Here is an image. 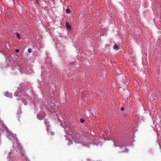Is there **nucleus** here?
Returning a JSON list of instances; mask_svg holds the SVG:
<instances>
[{
    "label": "nucleus",
    "instance_id": "nucleus-1",
    "mask_svg": "<svg viewBox=\"0 0 161 161\" xmlns=\"http://www.w3.org/2000/svg\"><path fill=\"white\" fill-rule=\"evenodd\" d=\"M125 150L124 147L120 146L119 147V152L120 153H122L124 152Z\"/></svg>",
    "mask_w": 161,
    "mask_h": 161
},
{
    "label": "nucleus",
    "instance_id": "nucleus-2",
    "mask_svg": "<svg viewBox=\"0 0 161 161\" xmlns=\"http://www.w3.org/2000/svg\"><path fill=\"white\" fill-rule=\"evenodd\" d=\"M66 28L67 29L71 30V26L69 24V23L67 22L65 24Z\"/></svg>",
    "mask_w": 161,
    "mask_h": 161
},
{
    "label": "nucleus",
    "instance_id": "nucleus-3",
    "mask_svg": "<svg viewBox=\"0 0 161 161\" xmlns=\"http://www.w3.org/2000/svg\"><path fill=\"white\" fill-rule=\"evenodd\" d=\"M114 49L116 50L121 49L119 47L117 44H115L114 46Z\"/></svg>",
    "mask_w": 161,
    "mask_h": 161
},
{
    "label": "nucleus",
    "instance_id": "nucleus-4",
    "mask_svg": "<svg viewBox=\"0 0 161 161\" xmlns=\"http://www.w3.org/2000/svg\"><path fill=\"white\" fill-rule=\"evenodd\" d=\"M65 12L67 14H69L70 13V10L69 8H67L65 10Z\"/></svg>",
    "mask_w": 161,
    "mask_h": 161
},
{
    "label": "nucleus",
    "instance_id": "nucleus-5",
    "mask_svg": "<svg viewBox=\"0 0 161 161\" xmlns=\"http://www.w3.org/2000/svg\"><path fill=\"white\" fill-rule=\"evenodd\" d=\"M80 121L81 123H83L84 122V120L83 119L81 118L80 119Z\"/></svg>",
    "mask_w": 161,
    "mask_h": 161
},
{
    "label": "nucleus",
    "instance_id": "nucleus-6",
    "mask_svg": "<svg viewBox=\"0 0 161 161\" xmlns=\"http://www.w3.org/2000/svg\"><path fill=\"white\" fill-rule=\"evenodd\" d=\"M17 37H18L19 38V39H20V36L19 34L18 33H17Z\"/></svg>",
    "mask_w": 161,
    "mask_h": 161
},
{
    "label": "nucleus",
    "instance_id": "nucleus-7",
    "mask_svg": "<svg viewBox=\"0 0 161 161\" xmlns=\"http://www.w3.org/2000/svg\"><path fill=\"white\" fill-rule=\"evenodd\" d=\"M120 110L121 111H124V108L123 107H122L121 108Z\"/></svg>",
    "mask_w": 161,
    "mask_h": 161
},
{
    "label": "nucleus",
    "instance_id": "nucleus-8",
    "mask_svg": "<svg viewBox=\"0 0 161 161\" xmlns=\"http://www.w3.org/2000/svg\"><path fill=\"white\" fill-rule=\"evenodd\" d=\"M50 133L52 135H53L54 134V133L53 132L51 131Z\"/></svg>",
    "mask_w": 161,
    "mask_h": 161
},
{
    "label": "nucleus",
    "instance_id": "nucleus-9",
    "mask_svg": "<svg viewBox=\"0 0 161 161\" xmlns=\"http://www.w3.org/2000/svg\"><path fill=\"white\" fill-rule=\"evenodd\" d=\"M86 51V53L87 55L88 54V53H89V51Z\"/></svg>",
    "mask_w": 161,
    "mask_h": 161
},
{
    "label": "nucleus",
    "instance_id": "nucleus-10",
    "mask_svg": "<svg viewBox=\"0 0 161 161\" xmlns=\"http://www.w3.org/2000/svg\"><path fill=\"white\" fill-rule=\"evenodd\" d=\"M122 74V72L121 71H120L119 72V75H121Z\"/></svg>",
    "mask_w": 161,
    "mask_h": 161
},
{
    "label": "nucleus",
    "instance_id": "nucleus-11",
    "mask_svg": "<svg viewBox=\"0 0 161 161\" xmlns=\"http://www.w3.org/2000/svg\"><path fill=\"white\" fill-rule=\"evenodd\" d=\"M28 51H29V50H31V49H30V48H29V49H28Z\"/></svg>",
    "mask_w": 161,
    "mask_h": 161
},
{
    "label": "nucleus",
    "instance_id": "nucleus-12",
    "mask_svg": "<svg viewBox=\"0 0 161 161\" xmlns=\"http://www.w3.org/2000/svg\"><path fill=\"white\" fill-rule=\"evenodd\" d=\"M29 52V53H31V51H28Z\"/></svg>",
    "mask_w": 161,
    "mask_h": 161
},
{
    "label": "nucleus",
    "instance_id": "nucleus-13",
    "mask_svg": "<svg viewBox=\"0 0 161 161\" xmlns=\"http://www.w3.org/2000/svg\"><path fill=\"white\" fill-rule=\"evenodd\" d=\"M15 50L17 51V50H19L18 49H15Z\"/></svg>",
    "mask_w": 161,
    "mask_h": 161
},
{
    "label": "nucleus",
    "instance_id": "nucleus-14",
    "mask_svg": "<svg viewBox=\"0 0 161 161\" xmlns=\"http://www.w3.org/2000/svg\"><path fill=\"white\" fill-rule=\"evenodd\" d=\"M17 53H19V51H16Z\"/></svg>",
    "mask_w": 161,
    "mask_h": 161
},
{
    "label": "nucleus",
    "instance_id": "nucleus-15",
    "mask_svg": "<svg viewBox=\"0 0 161 161\" xmlns=\"http://www.w3.org/2000/svg\"><path fill=\"white\" fill-rule=\"evenodd\" d=\"M126 80H127V79L128 80V78L127 77H126Z\"/></svg>",
    "mask_w": 161,
    "mask_h": 161
},
{
    "label": "nucleus",
    "instance_id": "nucleus-16",
    "mask_svg": "<svg viewBox=\"0 0 161 161\" xmlns=\"http://www.w3.org/2000/svg\"><path fill=\"white\" fill-rule=\"evenodd\" d=\"M8 94L7 93H6V96H7V95Z\"/></svg>",
    "mask_w": 161,
    "mask_h": 161
}]
</instances>
